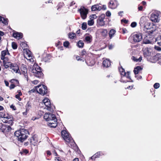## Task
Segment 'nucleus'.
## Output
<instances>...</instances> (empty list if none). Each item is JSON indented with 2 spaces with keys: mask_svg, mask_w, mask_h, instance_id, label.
Instances as JSON below:
<instances>
[{
  "mask_svg": "<svg viewBox=\"0 0 161 161\" xmlns=\"http://www.w3.org/2000/svg\"><path fill=\"white\" fill-rule=\"evenodd\" d=\"M48 126L51 128H55L57 125V119L56 116L48 122Z\"/></svg>",
  "mask_w": 161,
  "mask_h": 161,
  "instance_id": "1a4fd4ad",
  "label": "nucleus"
},
{
  "mask_svg": "<svg viewBox=\"0 0 161 161\" xmlns=\"http://www.w3.org/2000/svg\"><path fill=\"white\" fill-rule=\"evenodd\" d=\"M15 87V86L14 84H11L9 86L10 89L14 88Z\"/></svg>",
  "mask_w": 161,
  "mask_h": 161,
  "instance_id": "4d7b16f0",
  "label": "nucleus"
},
{
  "mask_svg": "<svg viewBox=\"0 0 161 161\" xmlns=\"http://www.w3.org/2000/svg\"><path fill=\"white\" fill-rule=\"evenodd\" d=\"M121 22H124L125 24H126L128 23V20L126 19H122L121 20Z\"/></svg>",
  "mask_w": 161,
  "mask_h": 161,
  "instance_id": "e2e57ef3",
  "label": "nucleus"
},
{
  "mask_svg": "<svg viewBox=\"0 0 161 161\" xmlns=\"http://www.w3.org/2000/svg\"><path fill=\"white\" fill-rule=\"evenodd\" d=\"M95 154L96 155V156L97 158H99L104 155L103 153L102 152H98L95 153Z\"/></svg>",
  "mask_w": 161,
  "mask_h": 161,
  "instance_id": "473e14b6",
  "label": "nucleus"
},
{
  "mask_svg": "<svg viewBox=\"0 0 161 161\" xmlns=\"http://www.w3.org/2000/svg\"><path fill=\"white\" fill-rule=\"evenodd\" d=\"M10 82L12 83L15 84L16 86H18L19 84V81L16 79H13L11 80Z\"/></svg>",
  "mask_w": 161,
  "mask_h": 161,
  "instance_id": "c9c22d12",
  "label": "nucleus"
},
{
  "mask_svg": "<svg viewBox=\"0 0 161 161\" xmlns=\"http://www.w3.org/2000/svg\"><path fill=\"white\" fill-rule=\"evenodd\" d=\"M119 71L121 77L120 80V82L123 83H126L129 82H133V81L131 80L130 75V72H127L126 73L125 72V69L122 67L119 68Z\"/></svg>",
  "mask_w": 161,
  "mask_h": 161,
  "instance_id": "f03ea898",
  "label": "nucleus"
},
{
  "mask_svg": "<svg viewBox=\"0 0 161 161\" xmlns=\"http://www.w3.org/2000/svg\"><path fill=\"white\" fill-rule=\"evenodd\" d=\"M159 84L158 83H155L153 85V87L155 89H158L159 87Z\"/></svg>",
  "mask_w": 161,
  "mask_h": 161,
  "instance_id": "de8ad7c7",
  "label": "nucleus"
},
{
  "mask_svg": "<svg viewBox=\"0 0 161 161\" xmlns=\"http://www.w3.org/2000/svg\"><path fill=\"white\" fill-rule=\"evenodd\" d=\"M42 88H43L44 90H46V91L47 92V86L43 85H42Z\"/></svg>",
  "mask_w": 161,
  "mask_h": 161,
  "instance_id": "680f3d73",
  "label": "nucleus"
},
{
  "mask_svg": "<svg viewBox=\"0 0 161 161\" xmlns=\"http://www.w3.org/2000/svg\"><path fill=\"white\" fill-rule=\"evenodd\" d=\"M77 11L80 13L82 19H85L86 18L88 12V10L87 8H86L84 6H82Z\"/></svg>",
  "mask_w": 161,
  "mask_h": 161,
  "instance_id": "39448f33",
  "label": "nucleus"
},
{
  "mask_svg": "<svg viewBox=\"0 0 161 161\" xmlns=\"http://www.w3.org/2000/svg\"><path fill=\"white\" fill-rule=\"evenodd\" d=\"M81 28L83 30H85L87 28V24L86 22H83L82 24Z\"/></svg>",
  "mask_w": 161,
  "mask_h": 161,
  "instance_id": "79ce46f5",
  "label": "nucleus"
},
{
  "mask_svg": "<svg viewBox=\"0 0 161 161\" xmlns=\"http://www.w3.org/2000/svg\"><path fill=\"white\" fill-rule=\"evenodd\" d=\"M4 81V83H5V84L6 86H8L9 82L8 81H7L6 80H5Z\"/></svg>",
  "mask_w": 161,
  "mask_h": 161,
  "instance_id": "69168bd1",
  "label": "nucleus"
},
{
  "mask_svg": "<svg viewBox=\"0 0 161 161\" xmlns=\"http://www.w3.org/2000/svg\"><path fill=\"white\" fill-rule=\"evenodd\" d=\"M44 104L46 106V109L51 112H53V111L54 109L53 108H52V105L50 101L45 103Z\"/></svg>",
  "mask_w": 161,
  "mask_h": 161,
  "instance_id": "f3484780",
  "label": "nucleus"
},
{
  "mask_svg": "<svg viewBox=\"0 0 161 161\" xmlns=\"http://www.w3.org/2000/svg\"><path fill=\"white\" fill-rule=\"evenodd\" d=\"M28 133L27 130L22 129L16 131L14 132V135L16 137V139L21 142H23L27 137V134Z\"/></svg>",
  "mask_w": 161,
  "mask_h": 161,
  "instance_id": "f257e3e1",
  "label": "nucleus"
},
{
  "mask_svg": "<svg viewBox=\"0 0 161 161\" xmlns=\"http://www.w3.org/2000/svg\"><path fill=\"white\" fill-rule=\"evenodd\" d=\"M10 107L11 108L13 109L14 110H15L16 109V107L13 104L10 106Z\"/></svg>",
  "mask_w": 161,
  "mask_h": 161,
  "instance_id": "13d9d810",
  "label": "nucleus"
},
{
  "mask_svg": "<svg viewBox=\"0 0 161 161\" xmlns=\"http://www.w3.org/2000/svg\"><path fill=\"white\" fill-rule=\"evenodd\" d=\"M160 12L158 11L152 13L150 17L151 20L154 22H159L160 20Z\"/></svg>",
  "mask_w": 161,
  "mask_h": 161,
  "instance_id": "6e6552de",
  "label": "nucleus"
},
{
  "mask_svg": "<svg viewBox=\"0 0 161 161\" xmlns=\"http://www.w3.org/2000/svg\"><path fill=\"white\" fill-rule=\"evenodd\" d=\"M0 118H3L6 119L10 118H8V117H5V113L2 112H0Z\"/></svg>",
  "mask_w": 161,
  "mask_h": 161,
  "instance_id": "ea45409f",
  "label": "nucleus"
},
{
  "mask_svg": "<svg viewBox=\"0 0 161 161\" xmlns=\"http://www.w3.org/2000/svg\"><path fill=\"white\" fill-rule=\"evenodd\" d=\"M110 65L111 63L109 59H106L103 61V65L104 67H108L110 66Z\"/></svg>",
  "mask_w": 161,
  "mask_h": 161,
  "instance_id": "6ab92c4d",
  "label": "nucleus"
},
{
  "mask_svg": "<svg viewBox=\"0 0 161 161\" xmlns=\"http://www.w3.org/2000/svg\"><path fill=\"white\" fill-rule=\"evenodd\" d=\"M151 43L150 41L149 40H147V41H143V43L145 44H149Z\"/></svg>",
  "mask_w": 161,
  "mask_h": 161,
  "instance_id": "6e6d98bb",
  "label": "nucleus"
},
{
  "mask_svg": "<svg viewBox=\"0 0 161 161\" xmlns=\"http://www.w3.org/2000/svg\"><path fill=\"white\" fill-rule=\"evenodd\" d=\"M15 97L16 98L18 99L19 101L21 100V98L20 97V96L18 95L17 94L15 95Z\"/></svg>",
  "mask_w": 161,
  "mask_h": 161,
  "instance_id": "bf43d9fd",
  "label": "nucleus"
},
{
  "mask_svg": "<svg viewBox=\"0 0 161 161\" xmlns=\"http://www.w3.org/2000/svg\"><path fill=\"white\" fill-rule=\"evenodd\" d=\"M7 55H10L8 49L7 48L6 50L2 51L1 53V58H3V57L7 56Z\"/></svg>",
  "mask_w": 161,
  "mask_h": 161,
  "instance_id": "412c9836",
  "label": "nucleus"
},
{
  "mask_svg": "<svg viewBox=\"0 0 161 161\" xmlns=\"http://www.w3.org/2000/svg\"><path fill=\"white\" fill-rule=\"evenodd\" d=\"M78 46L79 47H82L84 45L83 42L82 41L80 40L77 43Z\"/></svg>",
  "mask_w": 161,
  "mask_h": 161,
  "instance_id": "72a5a7b5",
  "label": "nucleus"
},
{
  "mask_svg": "<svg viewBox=\"0 0 161 161\" xmlns=\"http://www.w3.org/2000/svg\"><path fill=\"white\" fill-rule=\"evenodd\" d=\"M75 36V34L74 33H70L69 34V37L70 39H73Z\"/></svg>",
  "mask_w": 161,
  "mask_h": 161,
  "instance_id": "a19ab883",
  "label": "nucleus"
},
{
  "mask_svg": "<svg viewBox=\"0 0 161 161\" xmlns=\"http://www.w3.org/2000/svg\"><path fill=\"white\" fill-rule=\"evenodd\" d=\"M51 58V55L49 54H48L46 55V57L44 58L43 59L45 62H49V60Z\"/></svg>",
  "mask_w": 161,
  "mask_h": 161,
  "instance_id": "7c9ffc66",
  "label": "nucleus"
},
{
  "mask_svg": "<svg viewBox=\"0 0 161 161\" xmlns=\"http://www.w3.org/2000/svg\"><path fill=\"white\" fill-rule=\"evenodd\" d=\"M21 71L24 73H26L27 69L25 66H23L21 68Z\"/></svg>",
  "mask_w": 161,
  "mask_h": 161,
  "instance_id": "a18cd8bd",
  "label": "nucleus"
},
{
  "mask_svg": "<svg viewBox=\"0 0 161 161\" xmlns=\"http://www.w3.org/2000/svg\"><path fill=\"white\" fill-rule=\"evenodd\" d=\"M154 48L155 50L158 51H160L161 50V48L158 46H155L154 47Z\"/></svg>",
  "mask_w": 161,
  "mask_h": 161,
  "instance_id": "8fccbe9b",
  "label": "nucleus"
},
{
  "mask_svg": "<svg viewBox=\"0 0 161 161\" xmlns=\"http://www.w3.org/2000/svg\"><path fill=\"white\" fill-rule=\"evenodd\" d=\"M26 52L27 54L28 55L29 57H30L31 56V52L29 49H26Z\"/></svg>",
  "mask_w": 161,
  "mask_h": 161,
  "instance_id": "3c124183",
  "label": "nucleus"
},
{
  "mask_svg": "<svg viewBox=\"0 0 161 161\" xmlns=\"http://www.w3.org/2000/svg\"><path fill=\"white\" fill-rule=\"evenodd\" d=\"M106 14L107 16L109 17L111 15V12L109 11H108L106 13Z\"/></svg>",
  "mask_w": 161,
  "mask_h": 161,
  "instance_id": "5fc2aeb1",
  "label": "nucleus"
},
{
  "mask_svg": "<svg viewBox=\"0 0 161 161\" xmlns=\"http://www.w3.org/2000/svg\"><path fill=\"white\" fill-rule=\"evenodd\" d=\"M92 36L89 34L86 35L85 36L84 41L87 43H91L92 41Z\"/></svg>",
  "mask_w": 161,
  "mask_h": 161,
  "instance_id": "2eb2a0df",
  "label": "nucleus"
},
{
  "mask_svg": "<svg viewBox=\"0 0 161 161\" xmlns=\"http://www.w3.org/2000/svg\"><path fill=\"white\" fill-rule=\"evenodd\" d=\"M12 64H12L11 62H4V63H3L4 66L6 69H7L9 67L10 68Z\"/></svg>",
  "mask_w": 161,
  "mask_h": 161,
  "instance_id": "393cba45",
  "label": "nucleus"
},
{
  "mask_svg": "<svg viewBox=\"0 0 161 161\" xmlns=\"http://www.w3.org/2000/svg\"><path fill=\"white\" fill-rule=\"evenodd\" d=\"M108 31L106 29H103L101 32L102 35L103 36H105L107 35Z\"/></svg>",
  "mask_w": 161,
  "mask_h": 161,
  "instance_id": "2f4dec72",
  "label": "nucleus"
},
{
  "mask_svg": "<svg viewBox=\"0 0 161 161\" xmlns=\"http://www.w3.org/2000/svg\"><path fill=\"white\" fill-rule=\"evenodd\" d=\"M11 130V128L9 125H4L2 124V125L0 128V130L4 133L10 131Z\"/></svg>",
  "mask_w": 161,
  "mask_h": 161,
  "instance_id": "f8f14e48",
  "label": "nucleus"
},
{
  "mask_svg": "<svg viewBox=\"0 0 161 161\" xmlns=\"http://www.w3.org/2000/svg\"><path fill=\"white\" fill-rule=\"evenodd\" d=\"M143 9V7L142 6H140L138 7V9L139 11H142Z\"/></svg>",
  "mask_w": 161,
  "mask_h": 161,
  "instance_id": "774afa93",
  "label": "nucleus"
},
{
  "mask_svg": "<svg viewBox=\"0 0 161 161\" xmlns=\"http://www.w3.org/2000/svg\"><path fill=\"white\" fill-rule=\"evenodd\" d=\"M38 82V81L37 80H34L32 82V83L34 84H37Z\"/></svg>",
  "mask_w": 161,
  "mask_h": 161,
  "instance_id": "338daca9",
  "label": "nucleus"
},
{
  "mask_svg": "<svg viewBox=\"0 0 161 161\" xmlns=\"http://www.w3.org/2000/svg\"><path fill=\"white\" fill-rule=\"evenodd\" d=\"M29 153V151L26 149H23L22 150V151L20 152V153L21 155H23L24 154H25L28 153Z\"/></svg>",
  "mask_w": 161,
  "mask_h": 161,
  "instance_id": "58836bf2",
  "label": "nucleus"
},
{
  "mask_svg": "<svg viewBox=\"0 0 161 161\" xmlns=\"http://www.w3.org/2000/svg\"><path fill=\"white\" fill-rule=\"evenodd\" d=\"M62 137L64 140L68 142H73L75 144L73 139L69 135V133L65 130H63L61 131Z\"/></svg>",
  "mask_w": 161,
  "mask_h": 161,
  "instance_id": "20e7f679",
  "label": "nucleus"
},
{
  "mask_svg": "<svg viewBox=\"0 0 161 161\" xmlns=\"http://www.w3.org/2000/svg\"><path fill=\"white\" fill-rule=\"evenodd\" d=\"M38 92L42 95H44L47 93V92L45 90H44L42 88H40L39 91H38Z\"/></svg>",
  "mask_w": 161,
  "mask_h": 161,
  "instance_id": "a878e982",
  "label": "nucleus"
},
{
  "mask_svg": "<svg viewBox=\"0 0 161 161\" xmlns=\"http://www.w3.org/2000/svg\"><path fill=\"white\" fill-rule=\"evenodd\" d=\"M3 59L1 58L2 60H3V63H4V62H8L9 60L7 56H5L3 57Z\"/></svg>",
  "mask_w": 161,
  "mask_h": 161,
  "instance_id": "c03bdc74",
  "label": "nucleus"
},
{
  "mask_svg": "<svg viewBox=\"0 0 161 161\" xmlns=\"http://www.w3.org/2000/svg\"><path fill=\"white\" fill-rule=\"evenodd\" d=\"M132 59L134 61L136 62H141L142 60V57L140 56L139 58H136L135 57L132 56Z\"/></svg>",
  "mask_w": 161,
  "mask_h": 161,
  "instance_id": "c756f323",
  "label": "nucleus"
},
{
  "mask_svg": "<svg viewBox=\"0 0 161 161\" xmlns=\"http://www.w3.org/2000/svg\"><path fill=\"white\" fill-rule=\"evenodd\" d=\"M156 42L157 44L161 46V35L156 38Z\"/></svg>",
  "mask_w": 161,
  "mask_h": 161,
  "instance_id": "cd10ccee",
  "label": "nucleus"
},
{
  "mask_svg": "<svg viewBox=\"0 0 161 161\" xmlns=\"http://www.w3.org/2000/svg\"><path fill=\"white\" fill-rule=\"evenodd\" d=\"M130 39L133 40V43L139 42L142 40V34L141 33L134 34L130 37Z\"/></svg>",
  "mask_w": 161,
  "mask_h": 161,
  "instance_id": "423d86ee",
  "label": "nucleus"
},
{
  "mask_svg": "<svg viewBox=\"0 0 161 161\" xmlns=\"http://www.w3.org/2000/svg\"><path fill=\"white\" fill-rule=\"evenodd\" d=\"M116 31L114 29H111L110 30L109 34L110 38H111L115 33Z\"/></svg>",
  "mask_w": 161,
  "mask_h": 161,
  "instance_id": "bb28decb",
  "label": "nucleus"
},
{
  "mask_svg": "<svg viewBox=\"0 0 161 161\" xmlns=\"http://www.w3.org/2000/svg\"><path fill=\"white\" fill-rule=\"evenodd\" d=\"M145 17L144 16L142 17L141 18L139 24L141 27H142L144 25L145 23L146 22L145 21Z\"/></svg>",
  "mask_w": 161,
  "mask_h": 161,
  "instance_id": "5701e85b",
  "label": "nucleus"
},
{
  "mask_svg": "<svg viewBox=\"0 0 161 161\" xmlns=\"http://www.w3.org/2000/svg\"><path fill=\"white\" fill-rule=\"evenodd\" d=\"M20 44L22 48L26 47L27 46V44L25 42H21Z\"/></svg>",
  "mask_w": 161,
  "mask_h": 161,
  "instance_id": "e433bc0d",
  "label": "nucleus"
},
{
  "mask_svg": "<svg viewBox=\"0 0 161 161\" xmlns=\"http://www.w3.org/2000/svg\"><path fill=\"white\" fill-rule=\"evenodd\" d=\"M25 108L26 111H29L31 108V103L28 102L25 106Z\"/></svg>",
  "mask_w": 161,
  "mask_h": 161,
  "instance_id": "c85d7f7f",
  "label": "nucleus"
},
{
  "mask_svg": "<svg viewBox=\"0 0 161 161\" xmlns=\"http://www.w3.org/2000/svg\"><path fill=\"white\" fill-rule=\"evenodd\" d=\"M88 25H89L91 26L93 25L94 23L93 19H91L90 20L88 21Z\"/></svg>",
  "mask_w": 161,
  "mask_h": 161,
  "instance_id": "37998d69",
  "label": "nucleus"
},
{
  "mask_svg": "<svg viewBox=\"0 0 161 161\" xmlns=\"http://www.w3.org/2000/svg\"><path fill=\"white\" fill-rule=\"evenodd\" d=\"M42 69L37 64L34 65L32 72L34 76L38 78H41L43 76V74L42 72Z\"/></svg>",
  "mask_w": 161,
  "mask_h": 161,
  "instance_id": "7ed1b4c3",
  "label": "nucleus"
},
{
  "mask_svg": "<svg viewBox=\"0 0 161 161\" xmlns=\"http://www.w3.org/2000/svg\"><path fill=\"white\" fill-rule=\"evenodd\" d=\"M10 69H12L13 71L16 73H19L20 71L18 65L15 64H13L11 66Z\"/></svg>",
  "mask_w": 161,
  "mask_h": 161,
  "instance_id": "4468645a",
  "label": "nucleus"
},
{
  "mask_svg": "<svg viewBox=\"0 0 161 161\" xmlns=\"http://www.w3.org/2000/svg\"><path fill=\"white\" fill-rule=\"evenodd\" d=\"M122 32L123 34H125L127 32V30L125 28H123L122 29Z\"/></svg>",
  "mask_w": 161,
  "mask_h": 161,
  "instance_id": "052dcab7",
  "label": "nucleus"
},
{
  "mask_svg": "<svg viewBox=\"0 0 161 161\" xmlns=\"http://www.w3.org/2000/svg\"><path fill=\"white\" fill-rule=\"evenodd\" d=\"M105 16L104 14H102L98 18L97 20V25L98 26H103L105 25L104 19Z\"/></svg>",
  "mask_w": 161,
  "mask_h": 161,
  "instance_id": "9d476101",
  "label": "nucleus"
},
{
  "mask_svg": "<svg viewBox=\"0 0 161 161\" xmlns=\"http://www.w3.org/2000/svg\"><path fill=\"white\" fill-rule=\"evenodd\" d=\"M96 155H95V154H94L93 156H92L91 158V159H95L96 158H97L96 156Z\"/></svg>",
  "mask_w": 161,
  "mask_h": 161,
  "instance_id": "0e129e2a",
  "label": "nucleus"
},
{
  "mask_svg": "<svg viewBox=\"0 0 161 161\" xmlns=\"http://www.w3.org/2000/svg\"><path fill=\"white\" fill-rule=\"evenodd\" d=\"M69 45V42L68 41H65L64 43V46L66 47H68Z\"/></svg>",
  "mask_w": 161,
  "mask_h": 161,
  "instance_id": "49530a36",
  "label": "nucleus"
},
{
  "mask_svg": "<svg viewBox=\"0 0 161 161\" xmlns=\"http://www.w3.org/2000/svg\"><path fill=\"white\" fill-rule=\"evenodd\" d=\"M118 4L117 0H110L108 3V5L109 8L112 9H114L117 7Z\"/></svg>",
  "mask_w": 161,
  "mask_h": 161,
  "instance_id": "9b49d317",
  "label": "nucleus"
},
{
  "mask_svg": "<svg viewBox=\"0 0 161 161\" xmlns=\"http://www.w3.org/2000/svg\"><path fill=\"white\" fill-rule=\"evenodd\" d=\"M143 54L145 57L150 56L151 53V50L150 48H147L143 51Z\"/></svg>",
  "mask_w": 161,
  "mask_h": 161,
  "instance_id": "dca6fc26",
  "label": "nucleus"
},
{
  "mask_svg": "<svg viewBox=\"0 0 161 161\" xmlns=\"http://www.w3.org/2000/svg\"><path fill=\"white\" fill-rule=\"evenodd\" d=\"M49 101V99L47 98H45L43 100V103H44V104H45V103H46L48 102Z\"/></svg>",
  "mask_w": 161,
  "mask_h": 161,
  "instance_id": "864d4df0",
  "label": "nucleus"
},
{
  "mask_svg": "<svg viewBox=\"0 0 161 161\" xmlns=\"http://www.w3.org/2000/svg\"><path fill=\"white\" fill-rule=\"evenodd\" d=\"M137 25V23L135 22H132L130 25V26L133 28L135 27Z\"/></svg>",
  "mask_w": 161,
  "mask_h": 161,
  "instance_id": "09e8293b",
  "label": "nucleus"
},
{
  "mask_svg": "<svg viewBox=\"0 0 161 161\" xmlns=\"http://www.w3.org/2000/svg\"><path fill=\"white\" fill-rule=\"evenodd\" d=\"M102 9V7L98 4L92 6L91 9L92 11L96 10L100 11Z\"/></svg>",
  "mask_w": 161,
  "mask_h": 161,
  "instance_id": "aec40b11",
  "label": "nucleus"
},
{
  "mask_svg": "<svg viewBox=\"0 0 161 161\" xmlns=\"http://www.w3.org/2000/svg\"><path fill=\"white\" fill-rule=\"evenodd\" d=\"M55 115L52 114L47 113H46L44 116V119L47 121H49V120L52 119H54Z\"/></svg>",
  "mask_w": 161,
  "mask_h": 161,
  "instance_id": "ddd939ff",
  "label": "nucleus"
},
{
  "mask_svg": "<svg viewBox=\"0 0 161 161\" xmlns=\"http://www.w3.org/2000/svg\"><path fill=\"white\" fill-rule=\"evenodd\" d=\"M12 46L14 49H16L17 48V45L16 43L14 42H13L12 43Z\"/></svg>",
  "mask_w": 161,
  "mask_h": 161,
  "instance_id": "4c0bfd02",
  "label": "nucleus"
},
{
  "mask_svg": "<svg viewBox=\"0 0 161 161\" xmlns=\"http://www.w3.org/2000/svg\"><path fill=\"white\" fill-rule=\"evenodd\" d=\"M142 69V67L139 66H138L136 67L134 70V72L135 75H137L139 72Z\"/></svg>",
  "mask_w": 161,
  "mask_h": 161,
  "instance_id": "b1692460",
  "label": "nucleus"
},
{
  "mask_svg": "<svg viewBox=\"0 0 161 161\" xmlns=\"http://www.w3.org/2000/svg\"><path fill=\"white\" fill-rule=\"evenodd\" d=\"M13 119H10L8 120V119L7 120H5L4 122L5 123H7L8 124L12 125H13Z\"/></svg>",
  "mask_w": 161,
  "mask_h": 161,
  "instance_id": "f704fd0d",
  "label": "nucleus"
},
{
  "mask_svg": "<svg viewBox=\"0 0 161 161\" xmlns=\"http://www.w3.org/2000/svg\"><path fill=\"white\" fill-rule=\"evenodd\" d=\"M13 36L16 39H19L23 37V34L21 33L16 32L13 33Z\"/></svg>",
  "mask_w": 161,
  "mask_h": 161,
  "instance_id": "a211bd4d",
  "label": "nucleus"
},
{
  "mask_svg": "<svg viewBox=\"0 0 161 161\" xmlns=\"http://www.w3.org/2000/svg\"><path fill=\"white\" fill-rule=\"evenodd\" d=\"M135 77L137 78V79L139 80L142 79V76L140 75H135Z\"/></svg>",
  "mask_w": 161,
  "mask_h": 161,
  "instance_id": "603ef678",
  "label": "nucleus"
},
{
  "mask_svg": "<svg viewBox=\"0 0 161 161\" xmlns=\"http://www.w3.org/2000/svg\"><path fill=\"white\" fill-rule=\"evenodd\" d=\"M142 27H143L144 30L146 31H146L149 34L153 33L155 31L152 27V25L149 22H146Z\"/></svg>",
  "mask_w": 161,
  "mask_h": 161,
  "instance_id": "0eeeda50",
  "label": "nucleus"
},
{
  "mask_svg": "<svg viewBox=\"0 0 161 161\" xmlns=\"http://www.w3.org/2000/svg\"><path fill=\"white\" fill-rule=\"evenodd\" d=\"M8 20L7 19H5L0 16V22H2L3 24L6 25H8Z\"/></svg>",
  "mask_w": 161,
  "mask_h": 161,
  "instance_id": "4be33fe9",
  "label": "nucleus"
}]
</instances>
